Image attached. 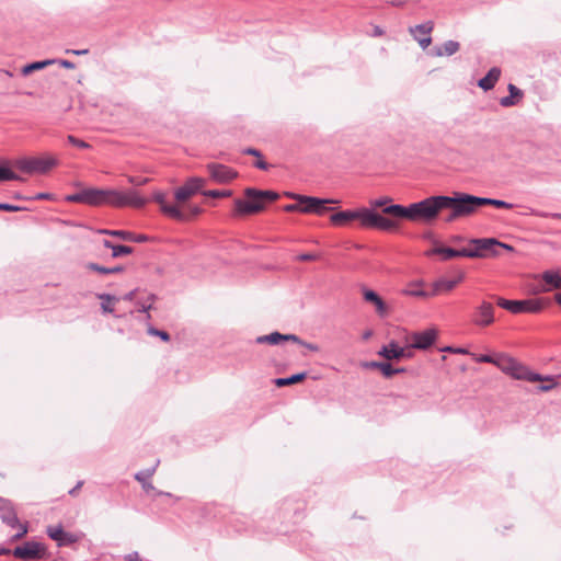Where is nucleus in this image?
Segmentation results:
<instances>
[{"label": "nucleus", "instance_id": "1", "mask_svg": "<svg viewBox=\"0 0 561 561\" xmlns=\"http://www.w3.org/2000/svg\"><path fill=\"white\" fill-rule=\"evenodd\" d=\"M66 201L90 206L110 205L114 207H142L146 199L136 191L122 192L117 190H104L96 187L82 188L79 192L67 195Z\"/></svg>", "mask_w": 561, "mask_h": 561}, {"label": "nucleus", "instance_id": "2", "mask_svg": "<svg viewBox=\"0 0 561 561\" xmlns=\"http://www.w3.org/2000/svg\"><path fill=\"white\" fill-rule=\"evenodd\" d=\"M445 202L444 195H435L420 202L412 203L408 206L391 204L383 209V214L397 219L428 224L434 221L438 217L439 213L444 210L443 203Z\"/></svg>", "mask_w": 561, "mask_h": 561}, {"label": "nucleus", "instance_id": "3", "mask_svg": "<svg viewBox=\"0 0 561 561\" xmlns=\"http://www.w3.org/2000/svg\"><path fill=\"white\" fill-rule=\"evenodd\" d=\"M331 222L335 226H342L351 220L358 219L365 228H375L390 231L397 228L394 220L386 218L371 208H359L355 210H342L331 216Z\"/></svg>", "mask_w": 561, "mask_h": 561}, {"label": "nucleus", "instance_id": "4", "mask_svg": "<svg viewBox=\"0 0 561 561\" xmlns=\"http://www.w3.org/2000/svg\"><path fill=\"white\" fill-rule=\"evenodd\" d=\"M247 199H237L236 208L239 213L254 214L264 209L265 204L278 198V194L273 191H261L249 187L245 190Z\"/></svg>", "mask_w": 561, "mask_h": 561}, {"label": "nucleus", "instance_id": "5", "mask_svg": "<svg viewBox=\"0 0 561 561\" xmlns=\"http://www.w3.org/2000/svg\"><path fill=\"white\" fill-rule=\"evenodd\" d=\"M58 164V160L51 156L23 157L14 160L13 165L28 174L46 173Z\"/></svg>", "mask_w": 561, "mask_h": 561}, {"label": "nucleus", "instance_id": "6", "mask_svg": "<svg viewBox=\"0 0 561 561\" xmlns=\"http://www.w3.org/2000/svg\"><path fill=\"white\" fill-rule=\"evenodd\" d=\"M492 297L499 307L512 313H538L543 308L541 299L508 300L503 297Z\"/></svg>", "mask_w": 561, "mask_h": 561}, {"label": "nucleus", "instance_id": "7", "mask_svg": "<svg viewBox=\"0 0 561 561\" xmlns=\"http://www.w3.org/2000/svg\"><path fill=\"white\" fill-rule=\"evenodd\" d=\"M473 195L465 193H456L455 196H445L443 203L444 209L456 210L460 217L468 216L476 210Z\"/></svg>", "mask_w": 561, "mask_h": 561}, {"label": "nucleus", "instance_id": "8", "mask_svg": "<svg viewBox=\"0 0 561 561\" xmlns=\"http://www.w3.org/2000/svg\"><path fill=\"white\" fill-rule=\"evenodd\" d=\"M12 553L15 558L25 561L42 560L46 557V547L37 541H26L15 547Z\"/></svg>", "mask_w": 561, "mask_h": 561}, {"label": "nucleus", "instance_id": "9", "mask_svg": "<svg viewBox=\"0 0 561 561\" xmlns=\"http://www.w3.org/2000/svg\"><path fill=\"white\" fill-rule=\"evenodd\" d=\"M293 198H296L298 202H300L301 207L300 211L302 213H313L318 215L324 214L330 208L327 207V204L335 203L333 199H322L318 197L312 196H304V195H289Z\"/></svg>", "mask_w": 561, "mask_h": 561}, {"label": "nucleus", "instance_id": "10", "mask_svg": "<svg viewBox=\"0 0 561 561\" xmlns=\"http://www.w3.org/2000/svg\"><path fill=\"white\" fill-rule=\"evenodd\" d=\"M438 336V332L436 329H426L421 332H414L409 336V350H427L430 348L436 341Z\"/></svg>", "mask_w": 561, "mask_h": 561}, {"label": "nucleus", "instance_id": "11", "mask_svg": "<svg viewBox=\"0 0 561 561\" xmlns=\"http://www.w3.org/2000/svg\"><path fill=\"white\" fill-rule=\"evenodd\" d=\"M494 311V306L491 302L482 300L474 310L472 322L480 328L489 327L495 321Z\"/></svg>", "mask_w": 561, "mask_h": 561}, {"label": "nucleus", "instance_id": "12", "mask_svg": "<svg viewBox=\"0 0 561 561\" xmlns=\"http://www.w3.org/2000/svg\"><path fill=\"white\" fill-rule=\"evenodd\" d=\"M471 243L474 248L470 250L477 253L473 257L484 256L486 253L496 254V251L494 250L495 248L512 250V247L504 244L494 238L472 239Z\"/></svg>", "mask_w": 561, "mask_h": 561}, {"label": "nucleus", "instance_id": "13", "mask_svg": "<svg viewBox=\"0 0 561 561\" xmlns=\"http://www.w3.org/2000/svg\"><path fill=\"white\" fill-rule=\"evenodd\" d=\"M204 185L205 180L203 178H190L183 186L179 187L175 191V199L178 202H185L188 198H191L194 194L199 192Z\"/></svg>", "mask_w": 561, "mask_h": 561}, {"label": "nucleus", "instance_id": "14", "mask_svg": "<svg viewBox=\"0 0 561 561\" xmlns=\"http://www.w3.org/2000/svg\"><path fill=\"white\" fill-rule=\"evenodd\" d=\"M207 171L214 182L225 184L237 176V172L231 168L220 163H208Z\"/></svg>", "mask_w": 561, "mask_h": 561}, {"label": "nucleus", "instance_id": "15", "mask_svg": "<svg viewBox=\"0 0 561 561\" xmlns=\"http://www.w3.org/2000/svg\"><path fill=\"white\" fill-rule=\"evenodd\" d=\"M48 537L57 542L58 547H67L79 541L80 536L67 533L59 526H48L46 530Z\"/></svg>", "mask_w": 561, "mask_h": 561}, {"label": "nucleus", "instance_id": "16", "mask_svg": "<svg viewBox=\"0 0 561 561\" xmlns=\"http://www.w3.org/2000/svg\"><path fill=\"white\" fill-rule=\"evenodd\" d=\"M378 355L382 356L387 360H392L411 357L412 353L409 351V347H402L397 342L391 341L378 351Z\"/></svg>", "mask_w": 561, "mask_h": 561}, {"label": "nucleus", "instance_id": "17", "mask_svg": "<svg viewBox=\"0 0 561 561\" xmlns=\"http://www.w3.org/2000/svg\"><path fill=\"white\" fill-rule=\"evenodd\" d=\"M362 295L366 302L371 304L375 308V311L379 317H386L388 314V306L385 300L373 289L363 287Z\"/></svg>", "mask_w": 561, "mask_h": 561}, {"label": "nucleus", "instance_id": "18", "mask_svg": "<svg viewBox=\"0 0 561 561\" xmlns=\"http://www.w3.org/2000/svg\"><path fill=\"white\" fill-rule=\"evenodd\" d=\"M0 518L1 520L11 528H15L19 525V518L13 503L4 497L0 496Z\"/></svg>", "mask_w": 561, "mask_h": 561}, {"label": "nucleus", "instance_id": "19", "mask_svg": "<svg viewBox=\"0 0 561 561\" xmlns=\"http://www.w3.org/2000/svg\"><path fill=\"white\" fill-rule=\"evenodd\" d=\"M154 202L160 205L161 210L169 217L178 220H183L185 218L184 214L181 209L175 205H169L165 199V194L162 192H157L153 195Z\"/></svg>", "mask_w": 561, "mask_h": 561}, {"label": "nucleus", "instance_id": "20", "mask_svg": "<svg viewBox=\"0 0 561 561\" xmlns=\"http://www.w3.org/2000/svg\"><path fill=\"white\" fill-rule=\"evenodd\" d=\"M516 380H527L530 382H536L538 380L548 379L547 377H542V375L530 371L527 367L516 362L513 368V373L511 374Z\"/></svg>", "mask_w": 561, "mask_h": 561}, {"label": "nucleus", "instance_id": "21", "mask_svg": "<svg viewBox=\"0 0 561 561\" xmlns=\"http://www.w3.org/2000/svg\"><path fill=\"white\" fill-rule=\"evenodd\" d=\"M432 254H440L445 260L457 257V256H465V257H473L477 255L476 252L469 250V249H461V250H455L453 248L447 247H437L434 248L431 251Z\"/></svg>", "mask_w": 561, "mask_h": 561}, {"label": "nucleus", "instance_id": "22", "mask_svg": "<svg viewBox=\"0 0 561 561\" xmlns=\"http://www.w3.org/2000/svg\"><path fill=\"white\" fill-rule=\"evenodd\" d=\"M283 341H299V336L295 334H282L279 332H273L266 335H260L255 339V343L264 344L268 343L271 345H277Z\"/></svg>", "mask_w": 561, "mask_h": 561}, {"label": "nucleus", "instance_id": "23", "mask_svg": "<svg viewBox=\"0 0 561 561\" xmlns=\"http://www.w3.org/2000/svg\"><path fill=\"white\" fill-rule=\"evenodd\" d=\"M100 233L116 237V238H119L125 241H133V242H138V243H142L148 240V237L146 234H135V233H133L130 231H126V230L102 229V230H100Z\"/></svg>", "mask_w": 561, "mask_h": 561}, {"label": "nucleus", "instance_id": "24", "mask_svg": "<svg viewBox=\"0 0 561 561\" xmlns=\"http://www.w3.org/2000/svg\"><path fill=\"white\" fill-rule=\"evenodd\" d=\"M363 367L379 369L386 378H391L393 375L405 370L404 368H393L392 365L387 362H366L363 364Z\"/></svg>", "mask_w": 561, "mask_h": 561}, {"label": "nucleus", "instance_id": "25", "mask_svg": "<svg viewBox=\"0 0 561 561\" xmlns=\"http://www.w3.org/2000/svg\"><path fill=\"white\" fill-rule=\"evenodd\" d=\"M158 465H159V460H157V462H156V465L153 467L148 468L146 470L138 471L134 476L135 480H137L138 482L141 483L142 489L146 492L156 490L154 486L152 485V483L149 482V479L154 474Z\"/></svg>", "mask_w": 561, "mask_h": 561}, {"label": "nucleus", "instance_id": "26", "mask_svg": "<svg viewBox=\"0 0 561 561\" xmlns=\"http://www.w3.org/2000/svg\"><path fill=\"white\" fill-rule=\"evenodd\" d=\"M541 279L549 286L547 288H543L542 291H550L551 289L561 288V273L559 271H545L541 274Z\"/></svg>", "mask_w": 561, "mask_h": 561}, {"label": "nucleus", "instance_id": "27", "mask_svg": "<svg viewBox=\"0 0 561 561\" xmlns=\"http://www.w3.org/2000/svg\"><path fill=\"white\" fill-rule=\"evenodd\" d=\"M500 76H501V69L497 68V67H493L491 68L488 73L481 78L479 81H478V85L484 90V91H489L491 89L494 88L495 83L497 82V80L500 79Z\"/></svg>", "mask_w": 561, "mask_h": 561}, {"label": "nucleus", "instance_id": "28", "mask_svg": "<svg viewBox=\"0 0 561 561\" xmlns=\"http://www.w3.org/2000/svg\"><path fill=\"white\" fill-rule=\"evenodd\" d=\"M516 359L506 355V354H497L495 366L506 375L513 373L514 365L516 364Z\"/></svg>", "mask_w": 561, "mask_h": 561}, {"label": "nucleus", "instance_id": "29", "mask_svg": "<svg viewBox=\"0 0 561 561\" xmlns=\"http://www.w3.org/2000/svg\"><path fill=\"white\" fill-rule=\"evenodd\" d=\"M456 287V282L448 278H439L433 284L432 295L436 296L442 291H451Z\"/></svg>", "mask_w": 561, "mask_h": 561}, {"label": "nucleus", "instance_id": "30", "mask_svg": "<svg viewBox=\"0 0 561 561\" xmlns=\"http://www.w3.org/2000/svg\"><path fill=\"white\" fill-rule=\"evenodd\" d=\"M103 245L112 250L113 257H119L133 253V248L127 245L114 244L110 240H104Z\"/></svg>", "mask_w": 561, "mask_h": 561}, {"label": "nucleus", "instance_id": "31", "mask_svg": "<svg viewBox=\"0 0 561 561\" xmlns=\"http://www.w3.org/2000/svg\"><path fill=\"white\" fill-rule=\"evenodd\" d=\"M460 48V45L456 41H447L442 47H436V56H451L456 54Z\"/></svg>", "mask_w": 561, "mask_h": 561}, {"label": "nucleus", "instance_id": "32", "mask_svg": "<svg viewBox=\"0 0 561 561\" xmlns=\"http://www.w3.org/2000/svg\"><path fill=\"white\" fill-rule=\"evenodd\" d=\"M56 62V60H51V59H47V60H41V61H34V62H31L28 65H25L22 69H21V73L23 76H28L31 75L32 72L36 71V70H42L44 68H46L48 65H51Z\"/></svg>", "mask_w": 561, "mask_h": 561}, {"label": "nucleus", "instance_id": "33", "mask_svg": "<svg viewBox=\"0 0 561 561\" xmlns=\"http://www.w3.org/2000/svg\"><path fill=\"white\" fill-rule=\"evenodd\" d=\"M423 282H416L411 284L407 289L403 290L404 295L413 296V297H420V298H427L432 297V291H426L421 288H416L417 286H423Z\"/></svg>", "mask_w": 561, "mask_h": 561}, {"label": "nucleus", "instance_id": "34", "mask_svg": "<svg viewBox=\"0 0 561 561\" xmlns=\"http://www.w3.org/2000/svg\"><path fill=\"white\" fill-rule=\"evenodd\" d=\"M98 298L101 299V309L104 313H112L114 311V302L118 300L117 297L110 294H99Z\"/></svg>", "mask_w": 561, "mask_h": 561}, {"label": "nucleus", "instance_id": "35", "mask_svg": "<svg viewBox=\"0 0 561 561\" xmlns=\"http://www.w3.org/2000/svg\"><path fill=\"white\" fill-rule=\"evenodd\" d=\"M156 299V296L153 294H150L148 295L145 299L144 298H138L137 301H136V305H137V310L139 312H144V313H147V319L149 320L150 319V314L148 313L149 310L152 309V304Z\"/></svg>", "mask_w": 561, "mask_h": 561}, {"label": "nucleus", "instance_id": "36", "mask_svg": "<svg viewBox=\"0 0 561 561\" xmlns=\"http://www.w3.org/2000/svg\"><path fill=\"white\" fill-rule=\"evenodd\" d=\"M307 377V373H298L285 378H277L274 380L277 387L290 386L302 381Z\"/></svg>", "mask_w": 561, "mask_h": 561}, {"label": "nucleus", "instance_id": "37", "mask_svg": "<svg viewBox=\"0 0 561 561\" xmlns=\"http://www.w3.org/2000/svg\"><path fill=\"white\" fill-rule=\"evenodd\" d=\"M434 24L432 21H427L425 23L411 26L409 28L410 34L415 37L420 35H428L433 31Z\"/></svg>", "mask_w": 561, "mask_h": 561}, {"label": "nucleus", "instance_id": "38", "mask_svg": "<svg viewBox=\"0 0 561 561\" xmlns=\"http://www.w3.org/2000/svg\"><path fill=\"white\" fill-rule=\"evenodd\" d=\"M21 178L8 167L0 165V181H19Z\"/></svg>", "mask_w": 561, "mask_h": 561}, {"label": "nucleus", "instance_id": "39", "mask_svg": "<svg viewBox=\"0 0 561 561\" xmlns=\"http://www.w3.org/2000/svg\"><path fill=\"white\" fill-rule=\"evenodd\" d=\"M470 355L477 363H488V364H493V365H495V363H496V356H492V355H488V354H482V355L470 354Z\"/></svg>", "mask_w": 561, "mask_h": 561}, {"label": "nucleus", "instance_id": "40", "mask_svg": "<svg viewBox=\"0 0 561 561\" xmlns=\"http://www.w3.org/2000/svg\"><path fill=\"white\" fill-rule=\"evenodd\" d=\"M549 379H542L543 382L538 387V389L542 392L549 391L557 387V382L554 381V378L552 376H546Z\"/></svg>", "mask_w": 561, "mask_h": 561}, {"label": "nucleus", "instance_id": "41", "mask_svg": "<svg viewBox=\"0 0 561 561\" xmlns=\"http://www.w3.org/2000/svg\"><path fill=\"white\" fill-rule=\"evenodd\" d=\"M148 333L150 335L159 336L162 341L169 342L170 341V334L167 331L158 330L156 328L150 327L148 329Z\"/></svg>", "mask_w": 561, "mask_h": 561}, {"label": "nucleus", "instance_id": "42", "mask_svg": "<svg viewBox=\"0 0 561 561\" xmlns=\"http://www.w3.org/2000/svg\"><path fill=\"white\" fill-rule=\"evenodd\" d=\"M472 201L474 202L476 209L480 206L484 205H491L494 206L495 199L494 198H488V197H478L473 196Z\"/></svg>", "mask_w": 561, "mask_h": 561}, {"label": "nucleus", "instance_id": "43", "mask_svg": "<svg viewBox=\"0 0 561 561\" xmlns=\"http://www.w3.org/2000/svg\"><path fill=\"white\" fill-rule=\"evenodd\" d=\"M472 201L474 202L476 209L480 206L484 205H491L494 206L495 199L494 198H488V197H478L473 196Z\"/></svg>", "mask_w": 561, "mask_h": 561}, {"label": "nucleus", "instance_id": "44", "mask_svg": "<svg viewBox=\"0 0 561 561\" xmlns=\"http://www.w3.org/2000/svg\"><path fill=\"white\" fill-rule=\"evenodd\" d=\"M205 196H208V197H214V198H218V197H228L231 195V191H218V190H211V191H205L203 193Z\"/></svg>", "mask_w": 561, "mask_h": 561}, {"label": "nucleus", "instance_id": "45", "mask_svg": "<svg viewBox=\"0 0 561 561\" xmlns=\"http://www.w3.org/2000/svg\"><path fill=\"white\" fill-rule=\"evenodd\" d=\"M67 140H68L71 145H73V146H76V147H78V148H80V149H88V148H90V145H89L88 142H85L84 140L78 139V138H76V137H75V136H72V135H69V136L67 137Z\"/></svg>", "mask_w": 561, "mask_h": 561}, {"label": "nucleus", "instance_id": "46", "mask_svg": "<svg viewBox=\"0 0 561 561\" xmlns=\"http://www.w3.org/2000/svg\"><path fill=\"white\" fill-rule=\"evenodd\" d=\"M85 267L88 270H91V271L100 273V274H104V275L108 274V267L102 266V265H100L98 263H88L85 265Z\"/></svg>", "mask_w": 561, "mask_h": 561}, {"label": "nucleus", "instance_id": "47", "mask_svg": "<svg viewBox=\"0 0 561 561\" xmlns=\"http://www.w3.org/2000/svg\"><path fill=\"white\" fill-rule=\"evenodd\" d=\"M391 199L389 197H381V198H378V199H374L370 202V205L371 207H375V208H380L382 207V210L388 207V203L390 202Z\"/></svg>", "mask_w": 561, "mask_h": 561}, {"label": "nucleus", "instance_id": "48", "mask_svg": "<svg viewBox=\"0 0 561 561\" xmlns=\"http://www.w3.org/2000/svg\"><path fill=\"white\" fill-rule=\"evenodd\" d=\"M515 104H516V100L514 96H511V95L503 96L500 100V105L503 107H511V106H514Z\"/></svg>", "mask_w": 561, "mask_h": 561}, {"label": "nucleus", "instance_id": "49", "mask_svg": "<svg viewBox=\"0 0 561 561\" xmlns=\"http://www.w3.org/2000/svg\"><path fill=\"white\" fill-rule=\"evenodd\" d=\"M294 342L306 347L310 352H319V350H320L317 344L305 342L300 337H299V341H294Z\"/></svg>", "mask_w": 561, "mask_h": 561}, {"label": "nucleus", "instance_id": "50", "mask_svg": "<svg viewBox=\"0 0 561 561\" xmlns=\"http://www.w3.org/2000/svg\"><path fill=\"white\" fill-rule=\"evenodd\" d=\"M413 38L420 44V46L423 49L427 48L431 45V43H432V38L430 36H425V37L415 36Z\"/></svg>", "mask_w": 561, "mask_h": 561}, {"label": "nucleus", "instance_id": "51", "mask_svg": "<svg viewBox=\"0 0 561 561\" xmlns=\"http://www.w3.org/2000/svg\"><path fill=\"white\" fill-rule=\"evenodd\" d=\"M128 182L136 186L145 185L148 182L147 178H140V176H128Z\"/></svg>", "mask_w": 561, "mask_h": 561}, {"label": "nucleus", "instance_id": "52", "mask_svg": "<svg viewBox=\"0 0 561 561\" xmlns=\"http://www.w3.org/2000/svg\"><path fill=\"white\" fill-rule=\"evenodd\" d=\"M508 92H510V95L514 96L515 99L523 96L522 90L512 83L508 84Z\"/></svg>", "mask_w": 561, "mask_h": 561}, {"label": "nucleus", "instance_id": "53", "mask_svg": "<svg viewBox=\"0 0 561 561\" xmlns=\"http://www.w3.org/2000/svg\"><path fill=\"white\" fill-rule=\"evenodd\" d=\"M0 210H5V211H19L21 210V207L20 206H16V205H12V204H7V203H0Z\"/></svg>", "mask_w": 561, "mask_h": 561}, {"label": "nucleus", "instance_id": "54", "mask_svg": "<svg viewBox=\"0 0 561 561\" xmlns=\"http://www.w3.org/2000/svg\"><path fill=\"white\" fill-rule=\"evenodd\" d=\"M15 528H19V533L14 536V539H21L27 534V526L25 524H21L19 522V525Z\"/></svg>", "mask_w": 561, "mask_h": 561}, {"label": "nucleus", "instance_id": "55", "mask_svg": "<svg viewBox=\"0 0 561 561\" xmlns=\"http://www.w3.org/2000/svg\"><path fill=\"white\" fill-rule=\"evenodd\" d=\"M535 215L542 218H556L561 219V213H545V211H536Z\"/></svg>", "mask_w": 561, "mask_h": 561}, {"label": "nucleus", "instance_id": "56", "mask_svg": "<svg viewBox=\"0 0 561 561\" xmlns=\"http://www.w3.org/2000/svg\"><path fill=\"white\" fill-rule=\"evenodd\" d=\"M494 207H496V208L512 209V208L514 207V205H513V204H511V203H507V202H505V201H502V199H495Z\"/></svg>", "mask_w": 561, "mask_h": 561}, {"label": "nucleus", "instance_id": "57", "mask_svg": "<svg viewBox=\"0 0 561 561\" xmlns=\"http://www.w3.org/2000/svg\"><path fill=\"white\" fill-rule=\"evenodd\" d=\"M137 294H138V290H137V289L131 290V291H129V293L125 294V295L123 296V299H124V300H127V301H131V300H136V301H137V299H138Z\"/></svg>", "mask_w": 561, "mask_h": 561}, {"label": "nucleus", "instance_id": "58", "mask_svg": "<svg viewBox=\"0 0 561 561\" xmlns=\"http://www.w3.org/2000/svg\"><path fill=\"white\" fill-rule=\"evenodd\" d=\"M125 560L126 561H142V559L140 558V556L137 551H134V552L125 556Z\"/></svg>", "mask_w": 561, "mask_h": 561}, {"label": "nucleus", "instance_id": "59", "mask_svg": "<svg viewBox=\"0 0 561 561\" xmlns=\"http://www.w3.org/2000/svg\"><path fill=\"white\" fill-rule=\"evenodd\" d=\"M57 62L61 67L67 68V69H73L75 68V64L72 61L67 60V59H59V60H57Z\"/></svg>", "mask_w": 561, "mask_h": 561}, {"label": "nucleus", "instance_id": "60", "mask_svg": "<svg viewBox=\"0 0 561 561\" xmlns=\"http://www.w3.org/2000/svg\"><path fill=\"white\" fill-rule=\"evenodd\" d=\"M83 483L84 482L82 480L78 481L77 484L71 490H69V494L71 496H76L78 494L79 490L82 488Z\"/></svg>", "mask_w": 561, "mask_h": 561}, {"label": "nucleus", "instance_id": "61", "mask_svg": "<svg viewBox=\"0 0 561 561\" xmlns=\"http://www.w3.org/2000/svg\"><path fill=\"white\" fill-rule=\"evenodd\" d=\"M301 204L300 202L298 204H289L284 207V210L286 211H300Z\"/></svg>", "mask_w": 561, "mask_h": 561}, {"label": "nucleus", "instance_id": "62", "mask_svg": "<svg viewBox=\"0 0 561 561\" xmlns=\"http://www.w3.org/2000/svg\"><path fill=\"white\" fill-rule=\"evenodd\" d=\"M66 53L77 55V56H82V55H87L89 53V50L88 49H67Z\"/></svg>", "mask_w": 561, "mask_h": 561}, {"label": "nucleus", "instance_id": "63", "mask_svg": "<svg viewBox=\"0 0 561 561\" xmlns=\"http://www.w3.org/2000/svg\"><path fill=\"white\" fill-rule=\"evenodd\" d=\"M317 255L311 253H304L298 256L300 261H312L316 260Z\"/></svg>", "mask_w": 561, "mask_h": 561}, {"label": "nucleus", "instance_id": "64", "mask_svg": "<svg viewBox=\"0 0 561 561\" xmlns=\"http://www.w3.org/2000/svg\"><path fill=\"white\" fill-rule=\"evenodd\" d=\"M254 165L260 169V170H267L268 169V164L263 161V160H257Z\"/></svg>", "mask_w": 561, "mask_h": 561}]
</instances>
